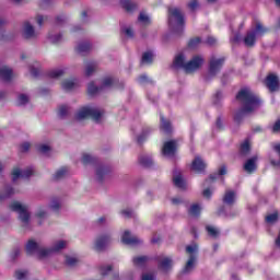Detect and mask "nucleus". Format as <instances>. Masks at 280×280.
Segmentation results:
<instances>
[{
	"mask_svg": "<svg viewBox=\"0 0 280 280\" xmlns=\"http://www.w3.org/2000/svg\"><path fill=\"white\" fill-rule=\"evenodd\" d=\"M273 150H275V152H277L279 160H270V163H271V165H273V167H280V143L275 144Z\"/></svg>",
	"mask_w": 280,
	"mask_h": 280,
	"instance_id": "nucleus-45",
	"label": "nucleus"
},
{
	"mask_svg": "<svg viewBox=\"0 0 280 280\" xmlns=\"http://www.w3.org/2000/svg\"><path fill=\"white\" fill-rule=\"evenodd\" d=\"M110 270H113V267L110 265L103 266V267H101V275L103 277H106V275H108V272H110Z\"/></svg>",
	"mask_w": 280,
	"mask_h": 280,
	"instance_id": "nucleus-60",
	"label": "nucleus"
},
{
	"mask_svg": "<svg viewBox=\"0 0 280 280\" xmlns=\"http://www.w3.org/2000/svg\"><path fill=\"white\" fill-rule=\"evenodd\" d=\"M237 102H240L242 108L237 110L234 115V121L236 124H242L246 115L255 113L259 108L261 101L257 97L253 90L249 88L242 89L236 95Z\"/></svg>",
	"mask_w": 280,
	"mask_h": 280,
	"instance_id": "nucleus-1",
	"label": "nucleus"
},
{
	"mask_svg": "<svg viewBox=\"0 0 280 280\" xmlns=\"http://www.w3.org/2000/svg\"><path fill=\"white\" fill-rule=\"evenodd\" d=\"M0 78L4 80V82H10V80L14 78V72H12V69L8 68V66H1Z\"/></svg>",
	"mask_w": 280,
	"mask_h": 280,
	"instance_id": "nucleus-27",
	"label": "nucleus"
},
{
	"mask_svg": "<svg viewBox=\"0 0 280 280\" xmlns=\"http://www.w3.org/2000/svg\"><path fill=\"white\" fill-rule=\"evenodd\" d=\"M68 246H69V241L56 240L51 243V245L48 248L42 250V254L46 257H49L51 255L62 253V250H65V248H67Z\"/></svg>",
	"mask_w": 280,
	"mask_h": 280,
	"instance_id": "nucleus-8",
	"label": "nucleus"
},
{
	"mask_svg": "<svg viewBox=\"0 0 280 280\" xmlns=\"http://www.w3.org/2000/svg\"><path fill=\"white\" fill-rule=\"evenodd\" d=\"M110 244V235H101L94 242L96 250H104Z\"/></svg>",
	"mask_w": 280,
	"mask_h": 280,
	"instance_id": "nucleus-19",
	"label": "nucleus"
},
{
	"mask_svg": "<svg viewBox=\"0 0 280 280\" xmlns=\"http://www.w3.org/2000/svg\"><path fill=\"white\" fill-rule=\"evenodd\" d=\"M188 8H189V10H191V12H196V11L200 10V8H202V5L198 1H192V2L188 3Z\"/></svg>",
	"mask_w": 280,
	"mask_h": 280,
	"instance_id": "nucleus-54",
	"label": "nucleus"
},
{
	"mask_svg": "<svg viewBox=\"0 0 280 280\" xmlns=\"http://www.w3.org/2000/svg\"><path fill=\"white\" fill-rule=\"evenodd\" d=\"M224 174H226V166L223 165L220 167L219 173L210 175L208 180H210V183H213L214 180H218V176H224Z\"/></svg>",
	"mask_w": 280,
	"mask_h": 280,
	"instance_id": "nucleus-41",
	"label": "nucleus"
},
{
	"mask_svg": "<svg viewBox=\"0 0 280 280\" xmlns=\"http://www.w3.org/2000/svg\"><path fill=\"white\" fill-rule=\"evenodd\" d=\"M33 174L34 167L32 166H28L25 170H21V167L14 166L11 172L13 183H16L18 178H30V176H32Z\"/></svg>",
	"mask_w": 280,
	"mask_h": 280,
	"instance_id": "nucleus-11",
	"label": "nucleus"
},
{
	"mask_svg": "<svg viewBox=\"0 0 280 280\" xmlns=\"http://www.w3.org/2000/svg\"><path fill=\"white\" fill-rule=\"evenodd\" d=\"M30 148H32V144H30V142H24L21 145V152H30Z\"/></svg>",
	"mask_w": 280,
	"mask_h": 280,
	"instance_id": "nucleus-63",
	"label": "nucleus"
},
{
	"mask_svg": "<svg viewBox=\"0 0 280 280\" xmlns=\"http://www.w3.org/2000/svg\"><path fill=\"white\" fill-rule=\"evenodd\" d=\"M22 38L24 40H36L38 38L39 33L36 31L34 25L30 22H24L21 28Z\"/></svg>",
	"mask_w": 280,
	"mask_h": 280,
	"instance_id": "nucleus-9",
	"label": "nucleus"
},
{
	"mask_svg": "<svg viewBox=\"0 0 280 280\" xmlns=\"http://www.w3.org/2000/svg\"><path fill=\"white\" fill-rule=\"evenodd\" d=\"M138 82H139V84H148V82H150V79L148 78V75L141 74L138 78Z\"/></svg>",
	"mask_w": 280,
	"mask_h": 280,
	"instance_id": "nucleus-62",
	"label": "nucleus"
},
{
	"mask_svg": "<svg viewBox=\"0 0 280 280\" xmlns=\"http://www.w3.org/2000/svg\"><path fill=\"white\" fill-rule=\"evenodd\" d=\"M27 277H30V272L27 271V269H18L15 271L16 280H25V279H27Z\"/></svg>",
	"mask_w": 280,
	"mask_h": 280,
	"instance_id": "nucleus-40",
	"label": "nucleus"
},
{
	"mask_svg": "<svg viewBox=\"0 0 280 280\" xmlns=\"http://www.w3.org/2000/svg\"><path fill=\"white\" fill-rule=\"evenodd\" d=\"M110 173V168L105 165H97L95 168V180L96 183H104L106 178H108V174Z\"/></svg>",
	"mask_w": 280,
	"mask_h": 280,
	"instance_id": "nucleus-16",
	"label": "nucleus"
},
{
	"mask_svg": "<svg viewBox=\"0 0 280 280\" xmlns=\"http://www.w3.org/2000/svg\"><path fill=\"white\" fill-rule=\"evenodd\" d=\"M272 132H280V120L276 121L272 126Z\"/></svg>",
	"mask_w": 280,
	"mask_h": 280,
	"instance_id": "nucleus-64",
	"label": "nucleus"
},
{
	"mask_svg": "<svg viewBox=\"0 0 280 280\" xmlns=\"http://www.w3.org/2000/svg\"><path fill=\"white\" fill-rule=\"evenodd\" d=\"M168 26L176 34L183 33L185 27V13L178 7L168 8Z\"/></svg>",
	"mask_w": 280,
	"mask_h": 280,
	"instance_id": "nucleus-2",
	"label": "nucleus"
},
{
	"mask_svg": "<svg viewBox=\"0 0 280 280\" xmlns=\"http://www.w3.org/2000/svg\"><path fill=\"white\" fill-rule=\"evenodd\" d=\"M265 34H268V28L261 24V22H256L254 30L248 31L244 37V44L246 47H255L257 38H261Z\"/></svg>",
	"mask_w": 280,
	"mask_h": 280,
	"instance_id": "nucleus-4",
	"label": "nucleus"
},
{
	"mask_svg": "<svg viewBox=\"0 0 280 280\" xmlns=\"http://www.w3.org/2000/svg\"><path fill=\"white\" fill-rule=\"evenodd\" d=\"M61 89L66 93H69L71 91V80L66 79V80L61 81Z\"/></svg>",
	"mask_w": 280,
	"mask_h": 280,
	"instance_id": "nucleus-51",
	"label": "nucleus"
},
{
	"mask_svg": "<svg viewBox=\"0 0 280 280\" xmlns=\"http://www.w3.org/2000/svg\"><path fill=\"white\" fill-rule=\"evenodd\" d=\"M34 215L38 220V224H43V220H46L47 215H49L47 206H38Z\"/></svg>",
	"mask_w": 280,
	"mask_h": 280,
	"instance_id": "nucleus-22",
	"label": "nucleus"
},
{
	"mask_svg": "<svg viewBox=\"0 0 280 280\" xmlns=\"http://www.w3.org/2000/svg\"><path fill=\"white\" fill-rule=\"evenodd\" d=\"M113 86H115V79L110 78V77H106L105 79H103L102 84H101V91H108V89H113Z\"/></svg>",
	"mask_w": 280,
	"mask_h": 280,
	"instance_id": "nucleus-31",
	"label": "nucleus"
},
{
	"mask_svg": "<svg viewBox=\"0 0 280 280\" xmlns=\"http://www.w3.org/2000/svg\"><path fill=\"white\" fill-rule=\"evenodd\" d=\"M277 220H279V213H277V212H273L266 217V222L268 224H275V222H277Z\"/></svg>",
	"mask_w": 280,
	"mask_h": 280,
	"instance_id": "nucleus-50",
	"label": "nucleus"
},
{
	"mask_svg": "<svg viewBox=\"0 0 280 280\" xmlns=\"http://www.w3.org/2000/svg\"><path fill=\"white\" fill-rule=\"evenodd\" d=\"M57 119L66 121L71 117V106L69 104H61L57 107Z\"/></svg>",
	"mask_w": 280,
	"mask_h": 280,
	"instance_id": "nucleus-17",
	"label": "nucleus"
},
{
	"mask_svg": "<svg viewBox=\"0 0 280 280\" xmlns=\"http://www.w3.org/2000/svg\"><path fill=\"white\" fill-rule=\"evenodd\" d=\"M241 154L243 156H247V154H250V143L248 141H245L242 145H241Z\"/></svg>",
	"mask_w": 280,
	"mask_h": 280,
	"instance_id": "nucleus-48",
	"label": "nucleus"
},
{
	"mask_svg": "<svg viewBox=\"0 0 280 280\" xmlns=\"http://www.w3.org/2000/svg\"><path fill=\"white\" fill-rule=\"evenodd\" d=\"M121 33L126 36V38H135V31L131 26H122Z\"/></svg>",
	"mask_w": 280,
	"mask_h": 280,
	"instance_id": "nucleus-44",
	"label": "nucleus"
},
{
	"mask_svg": "<svg viewBox=\"0 0 280 280\" xmlns=\"http://www.w3.org/2000/svg\"><path fill=\"white\" fill-rule=\"evenodd\" d=\"M122 244H126L127 246H140V244H143V241L139 238L137 235H132L130 231H125L121 236Z\"/></svg>",
	"mask_w": 280,
	"mask_h": 280,
	"instance_id": "nucleus-13",
	"label": "nucleus"
},
{
	"mask_svg": "<svg viewBox=\"0 0 280 280\" xmlns=\"http://www.w3.org/2000/svg\"><path fill=\"white\" fill-rule=\"evenodd\" d=\"M152 60H154V55L152 54V51H147L142 55L141 63L152 65Z\"/></svg>",
	"mask_w": 280,
	"mask_h": 280,
	"instance_id": "nucleus-39",
	"label": "nucleus"
},
{
	"mask_svg": "<svg viewBox=\"0 0 280 280\" xmlns=\"http://www.w3.org/2000/svg\"><path fill=\"white\" fill-rule=\"evenodd\" d=\"M257 155H254L245 162L244 170L247 172V174H253V172L257 170Z\"/></svg>",
	"mask_w": 280,
	"mask_h": 280,
	"instance_id": "nucleus-24",
	"label": "nucleus"
},
{
	"mask_svg": "<svg viewBox=\"0 0 280 280\" xmlns=\"http://www.w3.org/2000/svg\"><path fill=\"white\" fill-rule=\"evenodd\" d=\"M205 65V57L197 55L194 56L190 60L187 61V65L185 66V72L186 73H196L200 67Z\"/></svg>",
	"mask_w": 280,
	"mask_h": 280,
	"instance_id": "nucleus-10",
	"label": "nucleus"
},
{
	"mask_svg": "<svg viewBox=\"0 0 280 280\" xmlns=\"http://www.w3.org/2000/svg\"><path fill=\"white\" fill-rule=\"evenodd\" d=\"M95 161V158H93L91 154H84L82 158L83 165H90V163H93Z\"/></svg>",
	"mask_w": 280,
	"mask_h": 280,
	"instance_id": "nucleus-56",
	"label": "nucleus"
},
{
	"mask_svg": "<svg viewBox=\"0 0 280 280\" xmlns=\"http://www.w3.org/2000/svg\"><path fill=\"white\" fill-rule=\"evenodd\" d=\"M265 86L269 89L270 93L279 91V77L276 73H269L265 79Z\"/></svg>",
	"mask_w": 280,
	"mask_h": 280,
	"instance_id": "nucleus-14",
	"label": "nucleus"
},
{
	"mask_svg": "<svg viewBox=\"0 0 280 280\" xmlns=\"http://www.w3.org/2000/svg\"><path fill=\"white\" fill-rule=\"evenodd\" d=\"M77 51L81 55L89 54V51H91V44L89 42H83L79 44L77 47Z\"/></svg>",
	"mask_w": 280,
	"mask_h": 280,
	"instance_id": "nucleus-35",
	"label": "nucleus"
},
{
	"mask_svg": "<svg viewBox=\"0 0 280 280\" xmlns=\"http://www.w3.org/2000/svg\"><path fill=\"white\" fill-rule=\"evenodd\" d=\"M224 57H217L212 55L209 60V70L206 80H211V78H215L222 71V67H224Z\"/></svg>",
	"mask_w": 280,
	"mask_h": 280,
	"instance_id": "nucleus-6",
	"label": "nucleus"
},
{
	"mask_svg": "<svg viewBox=\"0 0 280 280\" xmlns=\"http://www.w3.org/2000/svg\"><path fill=\"white\" fill-rule=\"evenodd\" d=\"M30 102V96L27 94H20L16 100L18 106H25Z\"/></svg>",
	"mask_w": 280,
	"mask_h": 280,
	"instance_id": "nucleus-46",
	"label": "nucleus"
},
{
	"mask_svg": "<svg viewBox=\"0 0 280 280\" xmlns=\"http://www.w3.org/2000/svg\"><path fill=\"white\" fill-rule=\"evenodd\" d=\"M159 267L164 270L165 272H167V270H170L172 268V260L171 258H164L161 260Z\"/></svg>",
	"mask_w": 280,
	"mask_h": 280,
	"instance_id": "nucleus-42",
	"label": "nucleus"
},
{
	"mask_svg": "<svg viewBox=\"0 0 280 280\" xmlns=\"http://www.w3.org/2000/svg\"><path fill=\"white\" fill-rule=\"evenodd\" d=\"M173 183L175 187H178L179 189H185L186 187L185 179H183V175H180V173H178L177 171H174Z\"/></svg>",
	"mask_w": 280,
	"mask_h": 280,
	"instance_id": "nucleus-28",
	"label": "nucleus"
},
{
	"mask_svg": "<svg viewBox=\"0 0 280 280\" xmlns=\"http://www.w3.org/2000/svg\"><path fill=\"white\" fill-rule=\"evenodd\" d=\"M35 21H36V23H37V25H38L39 27H43V25L45 24V21H47V16L37 15V16L35 18Z\"/></svg>",
	"mask_w": 280,
	"mask_h": 280,
	"instance_id": "nucleus-58",
	"label": "nucleus"
},
{
	"mask_svg": "<svg viewBox=\"0 0 280 280\" xmlns=\"http://www.w3.org/2000/svg\"><path fill=\"white\" fill-rule=\"evenodd\" d=\"M187 55L185 52H179L175 56L173 61V67L175 69H183L185 71V67H187Z\"/></svg>",
	"mask_w": 280,
	"mask_h": 280,
	"instance_id": "nucleus-21",
	"label": "nucleus"
},
{
	"mask_svg": "<svg viewBox=\"0 0 280 280\" xmlns=\"http://www.w3.org/2000/svg\"><path fill=\"white\" fill-rule=\"evenodd\" d=\"M138 21L143 25H150V16H148L145 13H140Z\"/></svg>",
	"mask_w": 280,
	"mask_h": 280,
	"instance_id": "nucleus-55",
	"label": "nucleus"
},
{
	"mask_svg": "<svg viewBox=\"0 0 280 280\" xmlns=\"http://www.w3.org/2000/svg\"><path fill=\"white\" fill-rule=\"evenodd\" d=\"M191 170L192 172H197V174H202L207 170V162L200 155H196L191 163Z\"/></svg>",
	"mask_w": 280,
	"mask_h": 280,
	"instance_id": "nucleus-18",
	"label": "nucleus"
},
{
	"mask_svg": "<svg viewBox=\"0 0 280 280\" xmlns=\"http://www.w3.org/2000/svg\"><path fill=\"white\" fill-rule=\"evenodd\" d=\"M67 71H69V68H65V67H61V68H56L54 70H50L48 72V75L50 78H62V75H65L67 73Z\"/></svg>",
	"mask_w": 280,
	"mask_h": 280,
	"instance_id": "nucleus-30",
	"label": "nucleus"
},
{
	"mask_svg": "<svg viewBox=\"0 0 280 280\" xmlns=\"http://www.w3.org/2000/svg\"><path fill=\"white\" fill-rule=\"evenodd\" d=\"M37 150L40 154L47 155L51 152V147H49V144H38Z\"/></svg>",
	"mask_w": 280,
	"mask_h": 280,
	"instance_id": "nucleus-49",
	"label": "nucleus"
},
{
	"mask_svg": "<svg viewBox=\"0 0 280 280\" xmlns=\"http://www.w3.org/2000/svg\"><path fill=\"white\" fill-rule=\"evenodd\" d=\"M97 71V62L91 61L85 67V75H92Z\"/></svg>",
	"mask_w": 280,
	"mask_h": 280,
	"instance_id": "nucleus-38",
	"label": "nucleus"
},
{
	"mask_svg": "<svg viewBox=\"0 0 280 280\" xmlns=\"http://www.w3.org/2000/svg\"><path fill=\"white\" fill-rule=\"evenodd\" d=\"M186 253H188L189 258L186 262V266L184 267V275H189L194 268H196V261L198 259V244L194 243L191 245H188L186 247Z\"/></svg>",
	"mask_w": 280,
	"mask_h": 280,
	"instance_id": "nucleus-7",
	"label": "nucleus"
},
{
	"mask_svg": "<svg viewBox=\"0 0 280 280\" xmlns=\"http://www.w3.org/2000/svg\"><path fill=\"white\" fill-rule=\"evenodd\" d=\"M69 175V166H61L52 174V180H63Z\"/></svg>",
	"mask_w": 280,
	"mask_h": 280,
	"instance_id": "nucleus-26",
	"label": "nucleus"
},
{
	"mask_svg": "<svg viewBox=\"0 0 280 280\" xmlns=\"http://www.w3.org/2000/svg\"><path fill=\"white\" fill-rule=\"evenodd\" d=\"M14 194H16V189L12 185L10 184L4 185L0 191V202H3V200H8L9 198H12Z\"/></svg>",
	"mask_w": 280,
	"mask_h": 280,
	"instance_id": "nucleus-20",
	"label": "nucleus"
},
{
	"mask_svg": "<svg viewBox=\"0 0 280 280\" xmlns=\"http://www.w3.org/2000/svg\"><path fill=\"white\" fill-rule=\"evenodd\" d=\"M121 215H124V218H132V215H135V212L131 209H125L121 210Z\"/></svg>",
	"mask_w": 280,
	"mask_h": 280,
	"instance_id": "nucleus-61",
	"label": "nucleus"
},
{
	"mask_svg": "<svg viewBox=\"0 0 280 280\" xmlns=\"http://www.w3.org/2000/svg\"><path fill=\"white\" fill-rule=\"evenodd\" d=\"M120 8H122V10L128 14H132V12H137V10H139V4L135 1H121Z\"/></svg>",
	"mask_w": 280,
	"mask_h": 280,
	"instance_id": "nucleus-23",
	"label": "nucleus"
},
{
	"mask_svg": "<svg viewBox=\"0 0 280 280\" xmlns=\"http://www.w3.org/2000/svg\"><path fill=\"white\" fill-rule=\"evenodd\" d=\"M139 163L140 165H142V167H152V164L154 162L152 160V156L143 154L139 156Z\"/></svg>",
	"mask_w": 280,
	"mask_h": 280,
	"instance_id": "nucleus-33",
	"label": "nucleus"
},
{
	"mask_svg": "<svg viewBox=\"0 0 280 280\" xmlns=\"http://www.w3.org/2000/svg\"><path fill=\"white\" fill-rule=\"evenodd\" d=\"M161 130L165 132V135H170L172 132V122L170 120H165L163 116H161Z\"/></svg>",
	"mask_w": 280,
	"mask_h": 280,
	"instance_id": "nucleus-34",
	"label": "nucleus"
},
{
	"mask_svg": "<svg viewBox=\"0 0 280 280\" xmlns=\"http://www.w3.org/2000/svg\"><path fill=\"white\" fill-rule=\"evenodd\" d=\"M178 149V142L176 140L166 141L162 148V154L164 156H174Z\"/></svg>",
	"mask_w": 280,
	"mask_h": 280,
	"instance_id": "nucleus-15",
	"label": "nucleus"
},
{
	"mask_svg": "<svg viewBox=\"0 0 280 280\" xmlns=\"http://www.w3.org/2000/svg\"><path fill=\"white\" fill-rule=\"evenodd\" d=\"M235 200H237V194L234 190H226L223 196L224 205H229V207H233V205H235Z\"/></svg>",
	"mask_w": 280,
	"mask_h": 280,
	"instance_id": "nucleus-25",
	"label": "nucleus"
},
{
	"mask_svg": "<svg viewBox=\"0 0 280 280\" xmlns=\"http://www.w3.org/2000/svg\"><path fill=\"white\" fill-rule=\"evenodd\" d=\"M80 264H82V260L80 259V257L75 254H73L71 256V268H78V266H80Z\"/></svg>",
	"mask_w": 280,
	"mask_h": 280,
	"instance_id": "nucleus-52",
	"label": "nucleus"
},
{
	"mask_svg": "<svg viewBox=\"0 0 280 280\" xmlns=\"http://www.w3.org/2000/svg\"><path fill=\"white\" fill-rule=\"evenodd\" d=\"M150 135V128H145L142 130V132L137 137V143L141 144L145 139H148V136Z\"/></svg>",
	"mask_w": 280,
	"mask_h": 280,
	"instance_id": "nucleus-43",
	"label": "nucleus"
},
{
	"mask_svg": "<svg viewBox=\"0 0 280 280\" xmlns=\"http://www.w3.org/2000/svg\"><path fill=\"white\" fill-rule=\"evenodd\" d=\"M65 39V34L62 33H48V40L52 44L62 43Z\"/></svg>",
	"mask_w": 280,
	"mask_h": 280,
	"instance_id": "nucleus-32",
	"label": "nucleus"
},
{
	"mask_svg": "<svg viewBox=\"0 0 280 280\" xmlns=\"http://www.w3.org/2000/svg\"><path fill=\"white\" fill-rule=\"evenodd\" d=\"M141 280H156V276L152 272H145L142 275Z\"/></svg>",
	"mask_w": 280,
	"mask_h": 280,
	"instance_id": "nucleus-59",
	"label": "nucleus"
},
{
	"mask_svg": "<svg viewBox=\"0 0 280 280\" xmlns=\"http://www.w3.org/2000/svg\"><path fill=\"white\" fill-rule=\"evenodd\" d=\"M189 215H192L194 218H198L200 215V206L198 203L192 205L188 210Z\"/></svg>",
	"mask_w": 280,
	"mask_h": 280,
	"instance_id": "nucleus-47",
	"label": "nucleus"
},
{
	"mask_svg": "<svg viewBox=\"0 0 280 280\" xmlns=\"http://www.w3.org/2000/svg\"><path fill=\"white\" fill-rule=\"evenodd\" d=\"M88 93L89 95H97L98 93H102V88L95 85V82H90L88 84Z\"/></svg>",
	"mask_w": 280,
	"mask_h": 280,
	"instance_id": "nucleus-36",
	"label": "nucleus"
},
{
	"mask_svg": "<svg viewBox=\"0 0 280 280\" xmlns=\"http://www.w3.org/2000/svg\"><path fill=\"white\" fill-rule=\"evenodd\" d=\"M88 117H91L93 121L100 124L104 117V112L97 107H84L80 109L75 115V119L79 121H81V119H88Z\"/></svg>",
	"mask_w": 280,
	"mask_h": 280,
	"instance_id": "nucleus-5",
	"label": "nucleus"
},
{
	"mask_svg": "<svg viewBox=\"0 0 280 280\" xmlns=\"http://www.w3.org/2000/svg\"><path fill=\"white\" fill-rule=\"evenodd\" d=\"M9 209L18 213L19 220L22 222L23 226H30V222L32 220L30 205L23 203L21 201H13L9 205Z\"/></svg>",
	"mask_w": 280,
	"mask_h": 280,
	"instance_id": "nucleus-3",
	"label": "nucleus"
},
{
	"mask_svg": "<svg viewBox=\"0 0 280 280\" xmlns=\"http://www.w3.org/2000/svg\"><path fill=\"white\" fill-rule=\"evenodd\" d=\"M148 261H150L148 256H138L133 258V265L138 266L139 268L145 266Z\"/></svg>",
	"mask_w": 280,
	"mask_h": 280,
	"instance_id": "nucleus-37",
	"label": "nucleus"
},
{
	"mask_svg": "<svg viewBox=\"0 0 280 280\" xmlns=\"http://www.w3.org/2000/svg\"><path fill=\"white\" fill-rule=\"evenodd\" d=\"M43 250H46V248L40 247V245H38V243H36V241L34 240H30L26 243L27 255H37V257H46L45 255H43Z\"/></svg>",
	"mask_w": 280,
	"mask_h": 280,
	"instance_id": "nucleus-12",
	"label": "nucleus"
},
{
	"mask_svg": "<svg viewBox=\"0 0 280 280\" xmlns=\"http://www.w3.org/2000/svg\"><path fill=\"white\" fill-rule=\"evenodd\" d=\"M48 209H50V211H55L56 213L60 211V209H62V203L60 202V198L58 197L50 198Z\"/></svg>",
	"mask_w": 280,
	"mask_h": 280,
	"instance_id": "nucleus-29",
	"label": "nucleus"
},
{
	"mask_svg": "<svg viewBox=\"0 0 280 280\" xmlns=\"http://www.w3.org/2000/svg\"><path fill=\"white\" fill-rule=\"evenodd\" d=\"M206 229L211 237H217L218 235H220V231H218V229H215L214 226L208 225Z\"/></svg>",
	"mask_w": 280,
	"mask_h": 280,
	"instance_id": "nucleus-53",
	"label": "nucleus"
},
{
	"mask_svg": "<svg viewBox=\"0 0 280 280\" xmlns=\"http://www.w3.org/2000/svg\"><path fill=\"white\" fill-rule=\"evenodd\" d=\"M201 43V39L200 37H196V38H192L189 40L188 43V46L191 48V49H196V47H198V45Z\"/></svg>",
	"mask_w": 280,
	"mask_h": 280,
	"instance_id": "nucleus-57",
	"label": "nucleus"
}]
</instances>
